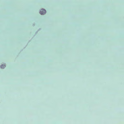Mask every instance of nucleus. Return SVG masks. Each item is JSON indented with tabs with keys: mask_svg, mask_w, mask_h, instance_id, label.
I'll list each match as a JSON object with an SVG mask.
<instances>
[{
	"mask_svg": "<svg viewBox=\"0 0 124 124\" xmlns=\"http://www.w3.org/2000/svg\"><path fill=\"white\" fill-rule=\"evenodd\" d=\"M46 13V10L44 9H41L40 11V13L41 15H44Z\"/></svg>",
	"mask_w": 124,
	"mask_h": 124,
	"instance_id": "nucleus-1",
	"label": "nucleus"
},
{
	"mask_svg": "<svg viewBox=\"0 0 124 124\" xmlns=\"http://www.w3.org/2000/svg\"><path fill=\"white\" fill-rule=\"evenodd\" d=\"M6 67V65L5 64H3L1 65V68L2 69H3Z\"/></svg>",
	"mask_w": 124,
	"mask_h": 124,
	"instance_id": "nucleus-2",
	"label": "nucleus"
}]
</instances>
